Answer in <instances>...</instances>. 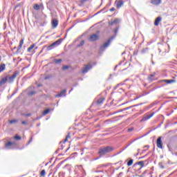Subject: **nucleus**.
Returning a JSON list of instances; mask_svg holds the SVG:
<instances>
[{"label":"nucleus","instance_id":"f257e3e1","mask_svg":"<svg viewBox=\"0 0 177 177\" xmlns=\"http://www.w3.org/2000/svg\"><path fill=\"white\" fill-rule=\"evenodd\" d=\"M113 147L108 146L99 149L98 154L100 157H103V156H106V154H109V153H111L113 151Z\"/></svg>","mask_w":177,"mask_h":177},{"label":"nucleus","instance_id":"f03ea898","mask_svg":"<svg viewBox=\"0 0 177 177\" xmlns=\"http://www.w3.org/2000/svg\"><path fill=\"white\" fill-rule=\"evenodd\" d=\"M19 74V71H16L12 75H8L6 77H5L7 82H9V84H12L15 81V80H16Z\"/></svg>","mask_w":177,"mask_h":177},{"label":"nucleus","instance_id":"7ed1b4c3","mask_svg":"<svg viewBox=\"0 0 177 177\" xmlns=\"http://www.w3.org/2000/svg\"><path fill=\"white\" fill-rule=\"evenodd\" d=\"M144 167H145V161L142 160L135 163L133 165V169H134L136 172H138V171H140V169H142Z\"/></svg>","mask_w":177,"mask_h":177},{"label":"nucleus","instance_id":"20e7f679","mask_svg":"<svg viewBox=\"0 0 177 177\" xmlns=\"http://www.w3.org/2000/svg\"><path fill=\"white\" fill-rule=\"evenodd\" d=\"M62 41H63L62 39H59L56 41L53 42L52 44H50L47 47L46 50H52L53 48H56V46H58V45H60L62 44Z\"/></svg>","mask_w":177,"mask_h":177},{"label":"nucleus","instance_id":"39448f33","mask_svg":"<svg viewBox=\"0 0 177 177\" xmlns=\"http://www.w3.org/2000/svg\"><path fill=\"white\" fill-rule=\"evenodd\" d=\"M113 39V37L109 38L106 42L104 43L101 46H100V50H104L106 48H108V46L111 44L112 40Z\"/></svg>","mask_w":177,"mask_h":177},{"label":"nucleus","instance_id":"423d86ee","mask_svg":"<svg viewBox=\"0 0 177 177\" xmlns=\"http://www.w3.org/2000/svg\"><path fill=\"white\" fill-rule=\"evenodd\" d=\"M91 68H92V64H88L86 65H84V66L83 67V68L82 70V73L83 74H86V73H88V71L89 70H91Z\"/></svg>","mask_w":177,"mask_h":177},{"label":"nucleus","instance_id":"0eeeda50","mask_svg":"<svg viewBox=\"0 0 177 177\" xmlns=\"http://www.w3.org/2000/svg\"><path fill=\"white\" fill-rule=\"evenodd\" d=\"M89 41L91 42H95V41H97L99 39V35L97 34H93L89 37Z\"/></svg>","mask_w":177,"mask_h":177},{"label":"nucleus","instance_id":"6e6552de","mask_svg":"<svg viewBox=\"0 0 177 177\" xmlns=\"http://www.w3.org/2000/svg\"><path fill=\"white\" fill-rule=\"evenodd\" d=\"M162 137H159L156 140V146L158 149H163L162 147V140H161Z\"/></svg>","mask_w":177,"mask_h":177},{"label":"nucleus","instance_id":"1a4fd4ad","mask_svg":"<svg viewBox=\"0 0 177 177\" xmlns=\"http://www.w3.org/2000/svg\"><path fill=\"white\" fill-rule=\"evenodd\" d=\"M153 115H154V113H152L150 115H145L143 118L141 119V122H145V121H147V120H150V118H151Z\"/></svg>","mask_w":177,"mask_h":177},{"label":"nucleus","instance_id":"9d476101","mask_svg":"<svg viewBox=\"0 0 177 177\" xmlns=\"http://www.w3.org/2000/svg\"><path fill=\"white\" fill-rule=\"evenodd\" d=\"M151 3L152 5H155V6H158V5H161L162 3V0H151Z\"/></svg>","mask_w":177,"mask_h":177},{"label":"nucleus","instance_id":"9b49d317","mask_svg":"<svg viewBox=\"0 0 177 177\" xmlns=\"http://www.w3.org/2000/svg\"><path fill=\"white\" fill-rule=\"evenodd\" d=\"M15 145V142H10L8 141V142H6L5 144V148L8 149V150L12 149V146Z\"/></svg>","mask_w":177,"mask_h":177},{"label":"nucleus","instance_id":"f8f14e48","mask_svg":"<svg viewBox=\"0 0 177 177\" xmlns=\"http://www.w3.org/2000/svg\"><path fill=\"white\" fill-rule=\"evenodd\" d=\"M117 9H120L122 6H124V1L122 0H119L115 1Z\"/></svg>","mask_w":177,"mask_h":177},{"label":"nucleus","instance_id":"ddd939ff","mask_svg":"<svg viewBox=\"0 0 177 177\" xmlns=\"http://www.w3.org/2000/svg\"><path fill=\"white\" fill-rule=\"evenodd\" d=\"M66 92H67L66 89L62 90L59 93L55 95L56 97H62V96H66Z\"/></svg>","mask_w":177,"mask_h":177},{"label":"nucleus","instance_id":"4468645a","mask_svg":"<svg viewBox=\"0 0 177 177\" xmlns=\"http://www.w3.org/2000/svg\"><path fill=\"white\" fill-rule=\"evenodd\" d=\"M58 25H59V21L56 19H53L52 21L53 28H56V27H57Z\"/></svg>","mask_w":177,"mask_h":177},{"label":"nucleus","instance_id":"2eb2a0df","mask_svg":"<svg viewBox=\"0 0 177 177\" xmlns=\"http://www.w3.org/2000/svg\"><path fill=\"white\" fill-rule=\"evenodd\" d=\"M161 20H162V18L161 17H158L155 19L154 26H158V24H160Z\"/></svg>","mask_w":177,"mask_h":177},{"label":"nucleus","instance_id":"dca6fc26","mask_svg":"<svg viewBox=\"0 0 177 177\" xmlns=\"http://www.w3.org/2000/svg\"><path fill=\"white\" fill-rule=\"evenodd\" d=\"M162 82H167V84H174L176 82V80H162Z\"/></svg>","mask_w":177,"mask_h":177},{"label":"nucleus","instance_id":"f3484780","mask_svg":"<svg viewBox=\"0 0 177 177\" xmlns=\"http://www.w3.org/2000/svg\"><path fill=\"white\" fill-rule=\"evenodd\" d=\"M103 102H104V97H101L97 100V106H102L103 104Z\"/></svg>","mask_w":177,"mask_h":177},{"label":"nucleus","instance_id":"a211bd4d","mask_svg":"<svg viewBox=\"0 0 177 177\" xmlns=\"http://www.w3.org/2000/svg\"><path fill=\"white\" fill-rule=\"evenodd\" d=\"M8 81L6 80V77H3L0 80V88L2 86V85H5Z\"/></svg>","mask_w":177,"mask_h":177},{"label":"nucleus","instance_id":"6ab92c4d","mask_svg":"<svg viewBox=\"0 0 177 177\" xmlns=\"http://www.w3.org/2000/svg\"><path fill=\"white\" fill-rule=\"evenodd\" d=\"M23 44H24V39H21L19 41V46H18L17 50H20V49H21L23 47Z\"/></svg>","mask_w":177,"mask_h":177},{"label":"nucleus","instance_id":"aec40b11","mask_svg":"<svg viewBox=\"0 0 177 177\" xmlns=\"http://www.w3.org/2000/svg\"><path fill=\"white\" fill-rule=\"evenodd\" d=\"M118 23H120V19H115V20H113V21L109 23V24H110V26H113V24H117Z\"/></svg>","mask_w":177,"mask_h":177},{"label":"nucleus","instance_id":"412c9836","mask_svg":"<svg viewBox=\"0 0 177 177\" xmlns=\"http://www.w3.org/2000/svg\"><path fill=\"white\" fill-rule=\"evenodd\" d=\"M5 68H6V66L5 65V64L0 65V73H2V71H3Z\"/></svg>","mask_w":177,"mask_h":177},{"label":"nucleus","instance_id":"4be33fe9","mask_svg":"<svg viewBox=\"0 0 177 177\" xmlns=\"http://www.w3.org/2000/svg\"><path fill=\"white\" fill-rule=\"evenodd\" d=\"M34 48H35V44H32V45L28 48V52H31V50H32V49H34Z\"/></svg>","mask_w":177,"mask_h":177},{"label":"nucleus","instance_id":"5701e85b","mask_svg":"<svg viewBox=\"0 0 177 177\" xmlns=\"http://www.w3.org/2000/svg\"><path fill=\"white\" fill-rule=\"evenodd\" d=\"M35 10H39V9H41V8L39 7V5L38 4H35L33 6Z\"/></svg>","mask_w":177,"mask_h":177},{"label":"nucleus","instance_id":"b1692460","mask_svg":"<svg viewBox=\"0 0 177 177\" xmlns=\"http://www.w3.org/2000/svg\"><path fill=\"white\" fill-rule=\"evenodd\" d=\"M132 164H133V159H131L128 161L127 162V166L128 167H131V165H132Z\"/></svg>","mask_w":177,"mask_h":177},{"label":"nucleus","instance_id":"393cba45","mask_svg":"<svg viewBox=\"0 0 177 177\" xmlns=\"http://www.w3.org/2000/svg\"><path fill=\"white\" fill-rule=\"evenodd\" d=\"M71 138V136H70V133H68V135L66 136L64 142H68V140Z\"/></svg>","mask_w":177,"mask_h":177},{"label":"nucleus","instance_id":"a878e982","mask_svg":"<svg viewBox=\"0 0 177 177\" xmlns=\"http://www.w3.org/2000/svg\"><path fill=\"white\" fill-rule=\"evenodd\" d=\"M46 174V171H45V169H43L40 173V176H45Z\"/></svg>","mask_w":177,"mask_h":177},{"label":"nucleus","instance_id":"bb28decb","mask_svg":"<svg viewBox=\"0 0 177 177\" xmlns=\"http://www.w3.org/2000/svg\"><path fill=\"white\" fill-rule=\"evenodd\" d=\"M49 111H50V110L49 109L45 110L44 112H43V115H46V114H49Z\"/></svg>","mask_w":177,"mask_h":177},{"label":"nucleus","instance_id":"cd10ccee","mask_svg":"<svg viewBox=\"0 0 177 177\" xmlns=\"http://www.w3.org/2000/svg\"><path fill=\"white\" fill-rule=\"evenodd\" d=\"M14 139H15V140H21V137L20 136L16 135V136L14 137Z\"/></svg>","mask_w":177,"mask_h":177},{"label":"nucleus","instance_id":"c85d7f7f","mask_svg":"<svg viewBox=\"0 0 177 177\" xmlns=\"http://www.w3.org/2000/svg\"><path fill=\"white\" fill-rule=\"evenodd\" d=\"M84 44H85V41L82 40L78 45L77 46L80 48L81 46H84Z\"/></svg>","mask_w":177,"mask_h":177},{"label":"nucleus","instance_id":"c756f323","mask_svg":"<svg viewBox=\"0 0 177 177\" xmlns=\"http://www.w3.org/2000/svg\"><path fill=\"white\" fill-rule=\"evenodd\" d=\"M54 63H55L56 64H57L59 63H62V59H55Z\"/></svg>","mask_w":177,"mask_h":177},{"label":"nucleus","instance_id":"7c9ffc66","mask_svg":"<svg viewBox=\"0 0 177 177\" xmlns=\"http://www.w3.org/2000/svg\"><path fill=\"white\" fill-rule=\"evenodd\" d=\"M156 75V73L151 74L149 75V80H151V81H153V80H154V78H153L154 76Z\"/></svg>","mask_w":177,"mask_h":177},{"label":"nucleus","instance_id":"2f4dec72","mask_svg":"<svg viewBox=\"0 0 177 177\" xmlns=\"http://www.w3.org/2000/svg\"><path fill=\"white\" fill-rule=\"evenodd\" d=\"M37 92L35 91H30V93H28V96H32V95H35Z\"/></svg>","mask_w":177,"mask_h":177},{"label":"nucleus","instance_id":"473e14b6","mask_svg":"<svg viewBox=\"0 0 177 177\" xmlns=\"http://www.w3.org/2000/svg\"><path fill=\"white\" fill-rule=\"evenodd\" d=\"M68 68H70V66H63V67H62L63 71L68 70Z\"/></svg>","mask_w":177,"mask_h":177},{"label":"nucleus","instance_id":"72a5a7b5","mask_svg":"<svg viewBox=\"0 0 177 177\" xmlns=\"http://www.w3.org/2000/svg\"><path fill=\"white\" fill-rule=\"evenodd\" d=\"M15 122H17V120H10V121H9V123H10V124H15Z\"/></svg>","mask_w":177,"mask_h":177},{"label":"nucleus","instance_id":"f704fd0d","mask_svg":"<svg viewBox=\"0 0 177 177\" xmlns=\"http://www.w3.org/2000/svg\"><path fill=\"white\" fill-rule=\"evenodd\" d=\"M22 115H24L25 117H31V113H23Z\"/></svg>","mask_w":177,"mask_h":177},{"label":"nucleus","instance_id":"c9c22d12","mask_svg":"<svg viewBox=\"0 0 177 177\" xmlns=\"http://www.w3.org/2000/svg\"><path fill=\"white\" fill-rule=\"evenodd\" d=\"M21 124H22L23 125H27V122H26V121H22V122H21Z\"/></svg>","mask_w":177,"mask_h":177},{"label":"nucleus","instance_id":"e433bc0d","mask_svg":"<svg viewBox=\"0 0 177 177\" xmlns=\"http://www.w3.org/2000/svg\"><path fill=\"white\" fill-rule=\"evenodd\" d=\"M109 10H110V12H114L115 10V8H112Z\"/></svg>","mask_w":177,"mask_h":177},{"label":"nucleus","instance_id":"4c0bfd02","mask_svg":"<svg viewBox=\"0 0 177 177\" xmlns=\"http://www.w3.org/2000/svg\"><path fill=\"white\" fill-rule=\"evenodd\" d=\"M133 129H128V131H129V132H131V131H133Z\"/></svg>","mask_w":177,"mask_h":177},{"label":"nucleus","instance_id":"58836bf2","mask_svg":"<svg viewBox=\"0 0 177 177\" xmlns=\"http://www.w3.org/2000/svg\"><path fill=\"white\" fill-rule=\"evenodd\" d=\"M31 142H32V138H30L29 143H31Z\"/></svg>","mask_w":177,"mask_h":177},{"label":"nucleus","instance_id":"ea45409f","mask_svg":"<svg viewBox=\"0 0 177 177\" xmlns=\"http://www.w3.org/2000/svg\"><path fill=\"white\" fill-rule=\"evenodd\" d=\"M44 79H45V80H49V77H46Z\"/></svg>","mask_w":177,"mask_h":177},{"label":"nucleus","instance_id":"a19ab883","mask_svg":"<svg viewBox=\"0 0 177 177\" xmlns=\"http://www.w3.org/2000/svg\"><path fill=\"white\" fill-rule=\"evenodd\" d=\"M134 55H138V53H136V52H134Z\"/></svg>","mask_w":177,"mask_h":177},{"label":"nucleus","instance_id":"79ce46f5","mask_svg":"<svg viewBox=\"0 0 177 177\" xmlns=\"http://www.w3.org/2000/svg\"><path fill=\"white\" fill-rule=\"evenodd\" d=\"M0 62H1V56H0Z\"/></svg>","mask_w":177,"mask_h":177},{"label":"nucleus","instance_id":"37998d69","mask_svg":"<svg viewBox=\"0 0 177 177\" xmlns=\"http://www.w3.org/2000/svg\"><path fill=\"white\" fill-rule=\"evenodd\" d=\"M176 156H177V153H176Z\"/></svg>","mask_w":177,"mask_h":177}]
</instances>
